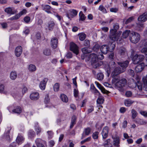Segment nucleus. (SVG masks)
<instances>
[{
    "label": "nucleus",
    "mask_w": 147,
    "mask_h": 147,
    "mask_svg": "<svg viewBox=\"0 0 147 147\" xmlns=\"http://www.w3.org/2000/svg\"><path fill=\"white\" fill-rule=\"evenodd\" d=\"M134 19L133 17H131L128 19L125 22V24H127L131 22Z\"/></svg>",
    "instance_id": "64"
},
{
    "label": "nucleus",
    "mask_w": 147,
    "mask_h": 147,
    "mask_svg": "<svg viewBox=\"0 0 147 147\" xmlns=\"http://www.w3.org/2000/svg\"><path fill=\"white\" fill-rule=\"evenodd\" d=\"M132 118L133 119L135 118L137 115V113L134 109H132L131 111Z\"/></svg>",
    "instance_id": "46"
},
{
    "label": "nucleus",
    "mask_w": 147,
    "mask_h": 147,
    "mask_svg": "<svg viewBox=\"0 0 147 147\" xmlns=\"http://www.w3.org/2000/svg\"><path fill=\"white\" fill-rule=\"evenodd\" d=\"M104 99L102 98H98L97 100V102L98 104H101L103 103Z\"/></svg>",
    "instance_id": "58"
},
{
    "label": "nucleus",
    "mask_w": 147,
    "mask_h": 147,
    "mask_svg": "<svg viewBox=\"0 0 147 147\" xmlns=\"http://www.w3.org/2000/svg\"><path fill=\"white\" fill-rule=\"evenodd\" d=\"M126 84V80L124 78L119 80L118 82L115 84L116 88H121L124 87Z\"/></svg>",
    "instance_id": "6"
},
{
    "label": "nucleus",
    "mask_w": 147,
    "mask_h": 147,
    "mask_svg": "<svg viewBox=\"0 0 147 147\" xmlns=\"http://www.w3.org/2000/svg\"><path fill=\"white\" fill-rule=\"evenodd\" d=\"M29 70L32 72L36 70V67L34 65L30 64L28 67Z\"/></svg>",
    "instance_id": "42"
},
{
    "label": "nucleus",
    "mask_w": 147,
    "mask_h": 147,
    "mask_svg": "<svg viewBox=\"0 0 147 147\" xmlns=\"http://www.w3.org/2000/svg\"><path fill=\"white\" fill-rule=\"evenodd\" d=\"M84 45L86 47H89L90 46V41L88 40H86L84 41Z\"/></svg>",
    "instance_id": "56"
},
{
    "label": "nucleus",
    "mask_w": 147,
    "mask_h": 147,
    "mask_svg": "<svg viewBox=\"0 0 147 147\" xmlns=\"http://www.w3.org/2000/svg\"><path fill=\"white\" fill-rule=\"evenodd\" d=\"M144 68V64L141 63L137 65L135 68V71L137 73L141 72Z\"/></svg>",
    "instance_id": "15"
},
{
    "label": "nucleus",
    "mask_w": 147,
    "mask_h": 147,
    "mask_svg": "<svg viewBox=\"0 0 147 147\" xmlns=\"http://www.w3.org/2000/svg\"><path fill=\"white\" fill-rule=\"evenodd\" d=\"M22 109L20 107H18L15 109L12 110V112L13 113L18 114L22 112Z\"/></svg>",
    "instance_id": "37"
},
{
    "label": "nucleus",
    "mask_w": 147,
    "mask_h": 147,
    "mask_svg": "<svg viewBox=\"0 0 147 147\" xmlns=\"http://www.w3.org/2000/svg\"><path fill=\"white\" fill-rule=\"evenodd\" d=\"M134 101L129 99H127L125 100L124 104L125 106L129 107L133 103Z\"/></svg>",
    "instance_id": "32"
},
{
    "label": "nucleus",
    "mask_w": 147,
    "mask_h": 147,
    "mask_svg": "<svg viewBox=\"0 0 147 147\" xmlns=\"http://www.w3.org/2000/svg\"><path fill=\"white\" fill-rule=\"evenodd\" d=\"M116 66V64L114 61L111 60L110 61L109 65V70H108L107 71L108 76L109 75L110 72V70L113 69Z\"/></svg>",
    "instance_id": "10"
},
{
    "label": "nucleus",
    "mask_w": 147,
    "mask_h": 147,
    "mask_svg": "<svg viewBox=\"0 0 147 147\" xmlns=\"http://www.w3.org/2000/svg\"><path fill=\"white\" fill-rule=\"evenodd\" d=\"M90 89L91 91L95 94H96L98 96L100 95V93L96 89L93 84H91Z\"/></svg>",
    "instance_id": "21"
},
{
    "label": "nucleus",
    "mask_w": 147,
    "mask_h": 147,
    "mask_svg": "<svg viewBox=\"0 0 147 147\" xmlns=\"http://www.w3.org/2000/svg\"><path fill=\"white\" fill-rule=\"evenodd\" d=\"M60 98L61 100L63 102H67L68 100L67 96L64 94H61L60 95Z\"/></svg>",
    "instance_id": "27"
},
{
    "label": "nucleus",
    "mask_w": 147,
    "mask_h": 147,
    "mask_svg": "<svg viewBox=\"0 0 147 147\" xmlns=\"http://www.w3.org/2000/svg\"><path fill=\"white\" fill-rule=\"evenodd\" d=\"M119 10V9L118 8H111L110 9V11L111 12L114 13L117 12Z\"/></svg>",
    "instance_id": "63"
},
{
    "label": "nucleus",
    "mask_w": 147,
    "mask_h": 147,
    "mask_svg": "<svg viewBox=\"0 0 147 147\" xmlns=\"http://www.w3.org/2000/svg\"><path fill=\"white\" fill-rule=\"evenodd\" d=\"M111 30L109 37L110 40L113 41L117 40L121 34V32L117 33L116 30Z\"/></svg>",
    "instance_id": "4"
},
{
    "label": "nucleus",
    "mask_w": 147,
    "mask_h": 147,
    "mask_svg": "<svg viewBox=\"0 0 147 147\" xmlns=\"http://www.w3.org/2000/svg\"><path fill=\"white\" fill-rule=\"evenodd\" d=\"M100 46L98 44H96L93 47V50L96 52L99 49Z\"/></svg>",
    "instance_id": "53"
},
{
    "label": "nucleus",
    "mask_w": 147,
    "mask_h": 147,
    "mask_svg": "<svg viewBox=\"0 0 147 147\" xmlns=\"http://www.w3.org/2000/svg\"><path fill=\"white\" fill-rule=\"evenodd\" d=\"M35 142L37 147H45L44 144L45 143V142L41 139H37Z\"/></svg>",
    "instance_id": "12"
},
{
    "label": "nucleus",
    "mask_w": 147,
    "mask_h": 147,
    "mask_svg": "<svg viewBox=\"0 0 147 147\" xmlns=\"http://www.w3.org/2000/svg\"><path fill=\"white\" fill-rule=\"evenodd\" d=\"M136 122L140 125H143L146 124L147 123L146 121H144L142 119H137L136 120Z\"/></svg>",
    "instance_id": "33"
},
{
    "label": "nucleus",
    "mask_w": 147,
    "mask_h": 147,
    "mask_svg": "<svg viewBox=\"0 0 147 147\" xmlns=\"http://www.w3.org/2000/svg\"><path fill=\"white\" fill-rule=\"evenodd\" d=\"M118 53L121 57H123L127 54V51L126 49L123 47H121L119 49Z\"/></svg>",
    "instance_id": "14"
},
{
    "label": "nucleus",
    "mask_w": 147,
    "mask_h": 147,
    "mask_svg": "<svg viewBox=\"0 0 147 147\" xmlns=\"http://www.w3.org/2000/svg\"><path fill=\"white\" fill-rule=\"evenodd\" d=\"M42 9L44 10H49L51 9V7L48 5H41Z\"/></svg>",
    "instance_id": "45"
},
{
    "label": "nucleus",
    "mask_w": 147,
    "mask_h": 147,
    "mask_svg": "<svg viewBox=\"0 0 147 147\" xmlns=\"http://www.w3.org/2000/svg\"><path fill=\"white\" fill-rule=\"evenodd\" d=\"M58 40L56 38H52L51 40V47L53 49H55L57 47Z\"/></svg>",
    "instance_id": "16"
},
{
    "label": "nucleus",
    "mask_w": 147,
    "mask_h": 147,
    "mask_svg": "<svg viewBox=\"0 0 147 147\" xmlns=\"http://www.w3.org/2000/svg\"><path fill=\"white\" fill-rule=\"evenodd\" d=\"M60 85L59 83H56L53 86V89L55 92H58L59 89Z\"/></svg>",
    "instance_id": "41"
},
{
    "label": "nucleus",
    "mask_w": 147,
    "mask_h": 147,
    "mask_svg": "<svg viewBox=\"0 0 147 147\" xmlns=\"http://www.w3.org/2000/svg\"><path fill=\"white\" fill-rule=\"evenodd\" d=\"M113 29H111V30H116V32H117V30L119 28V25L117 23H115L114 24L113 27Z\"/></svg>",
    "instance_id": "54"
},
{
    "label": "nucleus",
    "mask_w": 147,
    "mask_h": 147,
    "mask_svg": "<svg viewBox=\"0 0 147 147\" xmlns=\"http://www.w3.org/2000/svg\"><path fill=\"white\" fill-rule=\"evenodd\" d=\"M96 56L95 53H92L89 56V57L91 59V65L92 67L94 68H97L101 65L99 61L96 59Z\"/></svg>",
    "instance_id": "3"
},
{
    "label": "nucleus",
    "mask_w": 147,
    "mask_h": 147,
    "mask_svg": "<svg viewBox=\"0 0 147 147\" xmlns=\"http://www.w3.org/2000/svg\"><path fill=\"white\" fill-rule=\"evenodd\" d=\"M99 134V132L97 131L93 132L92 135V138L94 140L98 139Z\"/></svg>",
    "instance_id": "38"
},
{
    "label": "nucleus",
    "mask_w": 147,
    "mask_h": 147,
    "mask_svg": "<svg viewBox=\"0 0 147 147\" xmlns=\"http://www.w3.org/2000/svg\"><path fill=\"white\" fill-rule=\"evenodd\" d=\"M82 51L84 54H87L90 53L92 52V50L89 48L84 47L82 49Z\"/></svg>",
    "instance_id": "29"
},
{
    "label": "nucleus",
    "mask_w": 147,
    "mask_h": 147,
    "mask_svg": "<svg viewBox=\"0 0 147 147\" xmlns=\"http://www.w3.org/2000/svg\"><path fill=\"white\" fill-rule=\"evenodd\" d=\"M108 133V127H105L103 128L101 133L103 139H105L107 138Z\"/></svg>",
    "instance_id": "8"
},
{
    "label": "nucleus",
    "mask_w": 147,
    "mask_h": 147,
    "mask_svg": "<svg viewBox=\"0 0 147 147\" xmlns=\"http://www.w3.org/2000/svg\"><path fill=\"white\" fill-rule=\"evenodd\" d=\"M103 145L105 147H112V145L111 143V140L109 139L107 140Z\"/></svg>",
    "instance_id": "28"
},
{
    "label": "nucleus",
    "mask_w": 147,
    "mask_h": 147,
    "mask_svg": "<svg viewBox=\"0 0 147 147\" xmlns=\"http://www.w3.org/2000/svg\"><path fill=\"white\" fill-rule=\"evenodd\" d=\"M35 129L36 132V134L38 135L41 132V129L38 126H35Z\"/></svg>",
    "instance_id": "62"
},
{
    "label": "nucleus",
    "mask_w": 147,
    "mask_h": 147,
    "mask_svg": "<svg viewBox=\"0 0 147 147\" xmlns=\"http://www.w3.org/2000/svg\"><path fill=\"white\" fill-rule=\"evenodd\" d=\"M130 30H127L124 31L122 34V37L123 38H126L129 34L130 33Z\"/></svg>",
    "instance_id": "35"
},
{
    "label": "nucleus",
    "mask_w": 147,
    "mask_h": 147,
    "mask_svg": "<svg viewBox=\"0 0 147 147\" xmlns=\"http://www.w3.org/2000/svg\"><path fill=\"white\" fill-rule=\"evenodd\" d=\"M104 76L103 74L101 73H98L97 75V79L99 80H102L104 78Z\"/></svg>",
    "instance_id": "48"
},
{
    "label": "nucleus",
    "mask_w": 147,
    "mask_h": 147,
    "mask_svg": "<svg viewBox=\"0 0 147 147\" xmlns=\"http://www.w3.org/2000/svg\"><path fill=\"white\" fill-rule=\"evenodd\" d=\"M144 58V56L142 55H135L132 59L133 63L134 64H137L142 61Z\"/></svg>",
    "instance_id": "5"
},
{
    "label": "nucleus",
    "mask_w": 147,
    "mask_h": 147,
    "mask_svg": "<svg viewBox=\"0 0 147 147\" xmlns=\"http://www.w3.org/2000/svg\"><path fill=\"white\" fill-rule=\"evenodd\" d=\"M100 51L104 54H106L109 51H110L109 47L106 45H103L101 47Z\"/></svg>",
    "instance_id": "19"
},
{
    "label": "nucleus",
    "mask_w": 147,
    "mask_h": 147,
    "mask_svg": "<svg viewBox=\"0 0 147 147\" xmlns=\"http://www.w3.org/2000/svg\"><path fill=\"white\" fill-rule=\"evenodd\" d=\"M95 55L96 56V59L97 60L98 59L102 60L104 58V56L102 54H100L97 55L95 54Z\"/></svg>",
    "instance_id": "60"
},
{
    "label": "nucleus",
    "mask_w": 147,
    "mask_h": 147,
    "mask_svg": "<svg viewBox=\"0 0 147 147\" xmlns=\"http://www.w3.org/2000/svg\"><path fill=\"white\" fill-rule=\"evenodd\" d=\"M4 86L3 85L1 84L0 85V92L3 94H6L7 93L6 91L4 90Z\"/></svg>",
    "instance_id": "47"
},
{
    "label": "nucleus",
    "mask_w": 147,
    "mask_h": 147,
    "mask_svg": "<svg viewBox=\"0 0 147 147\" xmlns=\"http://www.w3.org/2000/svg\"><path fill=\"white\" fill-rule=\"evenodd\" d=\"M91 129L90 127H87L84 129L82 136L84 134L86 136L89 135L91 133Z\"/></svg>",
    "instance_id": "26"
},
{
    "label": "nucleus",
    "mask_w": 147,
    "mask_h": 147,
    "mask_svg": "<svg viewBox=\"0 0 147 147\" xmlns=\"http://www.w3.org/2000/svg\"><path fill=\"white\" fill-rule=\"evenodd\" d=\"M95 83L96 84L97 87L101 90V92L104 94L107 93L108 91L105 90V88L102 86L100 84L96 81L95 82Z\"/></svg>",
    "instance_id": "22"
},
{
    "label": "nucleus",
    "mask_w": 147,
    "mask_h": 147,
    "mask_svg": "<svg viewBox=\"0 0 147 147\" xmlns=\"http://www.w3.org/2000/svg\"><path fill=\"white\" fill-rule=\"evenodd\" d=\"M30 97L31 99L32 100H37L39 98V94L37 92H33L31 94Z\"/></svg>",
    "instance_id": "17"
},
{
    "label": "nucleus",
    "mask_w": 147,
    "mask_h": 147,
    "mask_svg": "<svg viewBox=\"0 0 147 147\" xmlns=\"http://www.w3.org/2000/svg\"><path fill=\"white\" fill-rule=\"evenodd\" d=\"M43 53L46 55H50L51 53V51L50 49L47 48L44 50Z\"/></svg>",
    "instance_id": "43"
},
{
    "label": "nucleus",
    "mask_w": 147,
    "mask_h": 147,
    "mask_svg": "<svg viewBox=\"0 0 147 147\" xmlns=\"http://www.w3.org/2000/svg\"><path fill=\"white\" fill-rule=\"evenodd\" d=\"M99 9L104 13L107 12L106 10L102 5H100L99 7Z\"/></svg>",
    "instance_id": "57"
},
{
    "label": "nucleus",
    "mask_w": 147,
    "mask_h": 147,
    "mask_svg": "<svg viewBox=\"0 0 147 147\" xmlns=\"http://www.w3.org/2000/svg\"><path fill=\"white\" fill-rule=\"evenodd\" d=\"M48 79L47 78H44L41 82L39 85L40 88L42 90H44L45 88L46 84L47 81Z\"/></svg>",
    "instance_id": "20"
},
{
    "label": "nucleus",
    "mask_w": 147,
    "mask_h": 147,
    "mask_svg": "<svg viewBox=\"0 0 147 147\" xmlns=\"http://www.w3.org/2000/svg\"><path fill=\"white\" fill-rule=\"evenodd\" d=\"M129 39L132 43L136 44L140 40V36L138 33L133 32L129 35Z\"/></svg>",
    "instance_id": "2"
},
{
    "label": "nucleus",
    "mask_w": 147,
    "mask_h": 147,
    "mask_svg": "<svg viewBox=\"0 0 147 147\" xmlns=\"http://www.w3.org/2000/svg\"><path fill=\"white\" fill-rule=\"evenodd\" d=\"M20 17V16L18 14L16 15L11 18L9 19L11 20H17Z\"/></svg>",
    "instance_id": "59"
},
{
    "label": "nucleus",
    "mask_w": 147,
    "mask_h": 147,
    "mask_svg": "<svg viewBox=\"0 0 147 147\" xmlns=\"http://www.w3.org/2000/svg\"><path fill=\"white\" fill-rule=\"evenodd\" d=\"M134 84L133 88H135L137 86L138 88L140 90H141L142 89V86L141 84L139 82H138L137 83H134Z\"/></svg>",
    "instance_id": "36"
},
{
    "label": "nucleus",
    "mask_w": 147,
    "mask_h": 147,
    "mask_svg": "<svg viewBox=\"0 0 147 147\" xmlns=\"http://www.w3.org/2000/svg\"><path fill=\"white\" fill-rule=\"evenodd\" d=\"M113 145L117 147L119 146V139L118 137H116L113 139Z\"/></svg>",
    "instance_id": "31"
},
{
    "label": "nucleus",
    "mask_w": 147,
    "mask_h": 147,
    "mask_svg": "<svg viewBox=\"0 0 147 147\" xmlns=\"http://www.w3.org/2000/svg\"><path fill=\"white\" fill-rule=\"evenodd\" d=\"M24 138L21 134H19L16 139V142L18 145L21 144L24 141Z\"/></svg>",
    "instance_id": "18"
},
{
    "label": "nucleus",
    "mask_w": 147,
    "mask_h": 147,
    "mask_svg": "<svg viewBox=\"0 0 147 147\" xmlns=\"http://www.w3.org/2000/svg\"><path fill=\"white\" fill-rule=\"evenodd\" d=\"M70 50L74 53L77 55L78 53V48L77 45L73 42H71L70 44Z\"/></svg>",
    "instance_id": "7"
},
{
    "label": "nucleus",
    "mask_w": 147,
    "mask_h": 147,
    "mask_svg": "<svg viewBox=\"0 0 147 147\" xmlns=\"http://www.w3.org/2000/svg\"><path fill=\"white\" fill-rule=\"evenodd\" d=\"M79 39L81 41L84 40L86 38V35L84 33H82L78 34Z\"/></svg>",
    "instance_id": "39"
},
{
    "label": "nucleus",
    "mask_w": 147,
    "mask_h": 147,
    "mask_svg": "<svg viewBox=\"0 0 147 147\" xmlns=\"http://www.w3.org/2000/svg\"><path fill=\"white\" fill-rule=\"evenodd\" d=\"M55 25V24L54 21H49L47 23V28H46V29L49 31H52L54 28Z\"/></svg>",
    "instance_id": "11"
},
{
    "label": "nucleus",
    "mask_w": 147,
    "mask_h": 147,
    "mask_svg": "<svg viewBox=\"0 0 147 147\" xmlns=\"http://www.w3.org/2000/svg\"><path fill=\"white\" fill-rule=\"evenodd\" d=\"M22 52V48L21 46L17 47L15 50V54L17 57H19Z\"/></svg>",
    "instance_id": "9"
},
{
    "label": "nucleus",
    "mask_w": 147,
    "mask_h": 147,
    "mask_svg": "<svg viewBox=\"0 0 147 147\" xmlns=\"http://www.w3.org/2000/svg\"><path fill=\"white\" fill-rule=\"evenodd\" d=\"M142 80L144 85L146 86V90L147 91V75L142 78Z\"/></svg>",
    "instance_id": "52"
},
{
    "label": "nucleus",
    "mask_w": 147,
    "mask_h": 147,
    "mask_svg": "<svg viewBox=\"0 0 147 147\" xmlns=\"http://www.w3.org/2000/svg\"><path fill=\"white\" fill-rule=\"evenodd\" d=\"M35 133L33 130H29L28 133V136L30 138H32L35 136Z\"/></svg>",
    "instance_id": "40"
},
{
    "label": "nucleus",
    "mask_w": 147,
    "mask_h": 147,
    "mask_svg": "<svg viewBox=\"0 0 147 147\" xmlns=\"http://www.w3.org/2000/svg\"><path fill=\"white\" fill-rule=\"evenodd\" d=\"M113 78L112 80V82L113 84H115L117 83V82H118L119 81V77L117 76H113Z\"/></svg>",
    "instance_id": "51"
},
{
    "label": "nucleus",
    "mask_w": 147,
    "mask_h": 147,
    "mask_svg": "<svg viewBox=\"0 0 147 147\" xmlns=\"http://www.w3.org/2000/svg\"><path fill=\"white\" fill-rule=\"evenodd\" d=\"M109 51H113L115 47V41H113L109 44Z\"/></svg>",
    "instance_id": "30"
},
{
    "label": "nucleus",
    "mask_w": 147,
    "mask_h": 147,
    "mask_svg": "<svg viewBox=\"0 0 147 147\" xmlns=\"http://www.w3.org/2000/svg\"><path fill=\"white\" fill-rule=\"evenodd\" d=\"M147 20V13L145 12L140 16L138 18V20L141 22H144Z\"/></svg>",
    "instance_id": "13"
},
{
    "label": "nucleus",
    "mask_w": 147,
    "mask_h": 147,
    "mask_svg": "<svg viewBox=\"0 0 147 147\" xmlns=\"http://www.w3.org/2000/svg\"><path fill=\"white\" fill-rule=\"evenodd\" d=\"M129 63V61L128 60L117 62V63L120 67H117L114 69L112 73L113 76H115L124 72L128 66Z\"/></svg>",
    "instance_id": "1"
},
{
    "label": "nucleus",
    "mask_w": 147,
    "mask_h": 147,
    "mask_svg": "<svg viewBox=\"0 0 147 147\" xmlns=\"http://www.w3.org/2000/svg\"><path fill=\"white\" fill-rule=\"evenodd\" d=\"M11 129L10 128L7 131V133L4 134V137L8 141L10 140V138L9 135V133L10 132V131Z\"/></svg>",
    "instance_id": "44"
},
{
    "label": "nucleus",
    "mask_w": 147,
    "mask_h": 147,
    "mask_svg": "<svg viewBox=\"0 0 147 147\" xmlns=\"http://www.w3.org/2000/svg\"><path fill=\"white\" fill-rule=\"evenodd\" d=\"M77 117L75 115H73L72 116L71 120V122L70 126V128H72L74 125L76 123Z\"/></svg>",
    "instance_id": "24"
},
{
    "label": "nucleus",
    "mask_w": 147,
    "mask_h": 147,
    "mask_svg": "<svg viewBox=\"0 0 147 147\" xmlns=\"http://www.w3.org/2000/svg\"><path fill=\"white\" fill-rule=\"evenodd\" d=\"M144 28L143 24H137L136 28L138 30H141Z\"/></svg>",
    "instance_id": "50"
},
{
    "label": "nucleus",
    "mask_w": 147,
    "mask_h": 147,
    "mask_svg": "<svg viewBox=\"0 0 147 147\" xmlns=\"http://www.w3.org/2000/svg\"><path fill=\"white\" fill-rule=\"evenodd\" d=\"M78 13L77 11L75 9H72L71 12V14H67V17L69 19H70V18H72L74 16H76Z\"/></svg>",
    "instance_id": "23"
},
{
    "label": "nucleus",
    "mask_w": 147,
    "mask_h": 147,
    "mask_svg": "<svg viewBox=\"0 0 147 147\" xmlns=\"http://www.w3.org/2000/svg\"><path fill=\"white\" fill-rule=\"evenodd\" d=\"M5 10V12L10 14H13L16 12V10L12 9L10 7L6 8Z\"/></svg>",
    "instance_id": "25"
},
{
    "label": "nucleus",
    "mask_w": 147,
    "mask_h": 147,
    "mask_svg": "<svg viewBox=\"0 0 147 147\" xmlns=\"http://www.w3.org/2000/svg\"><path fill=\"white\" fill-rule=\"evenodd\" d=\"M141 46H147V39L143 40H141L140 42Z\"/></svg>",
    "instance_id": "49"
},
{
    "label": "nucleus",
    "mask_w": 147,
    "mask_h": 147,
    "mask_svg": "<svg viewBox=\"0 0 147 147\" xmlns=\"http://www.w3.org/2000/svg\"><path fill=\"white\" fill-rule=\"evenodd\" d=\"M132 95V92L130 91H127L126 92L125 95L127 97H131Z\"/></svg>",
    "instance_id": "61"
},
{
    "label": "nucleus",
    "mask_w": 147,
    "mask_h": 147,
    "mask_svg": "<svg viewBox=\"0 0 147 147\" xmlns=\"http://www.w3.org/2000/svg\"><path fill=\"white\" fill-rule=\"evenodd\" d=\"M80 16V20L84 21L85 19V17L84 14L82 13L81 12H80L79 13Z\"/></svg>",
    "instance_id": "55"
},
{
    "label": "nucleus",
    "mask_w": 147,
    "mask_h": 147,
    "mask_svg": "<svg viewBox=\"0 0 147 147\" xmlns=\"http://www.w3.org/2000/svg\"><path fill=\"white\" fill-rule=\"evenodd\" d=\"M17 77V74L15 71H12L10 74V77L12 80H15Z\"/></svg>",
    "instance_id": "34"
}]
</instances>
